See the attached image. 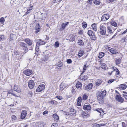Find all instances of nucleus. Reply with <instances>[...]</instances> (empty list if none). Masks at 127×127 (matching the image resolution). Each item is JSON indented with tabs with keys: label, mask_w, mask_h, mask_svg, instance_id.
<instances>
[{
	"label": "nucleus",
	"mask_w": 127,
	"mask_h": 127,
	"mask_svg": "<svg viewBox=\"0 0 127 127\" xmlns=\"http://www.w3.org/2000/svg\"><path fill=\"white\" fill-rule=\"evenodd\" d=\"M106 94V91H104L100 92L97 93V99L98 102L100 104H102L104 102V97Z\"/></svg>",
	"instance_id": "obj_1"
},
{
	"label": "nucleus",
	"mask_w": 127,
	"mask_h": 127,
	"mask_svg": "<svg viewBox=\"0 0 127 127\" xmlns=\"http://www.w3.org/2000/svg\"><path fill=\"white\" fill-rule=\"evenodd\" d=\"M105 24H102L100 26L99 28L100 31L99 33L102 35H105L106 32Z\"/></svg>",
	"instance_id": "obj_2"
},
{
	"label": "nucleus",
	"mask_w": 127,
	"mask_h": 127,
	"mask_svg": "<svg viewBox=\"0 0 127 127\" xmlns=\"http://www.w3.org/2000/svg\"><path fill=\"white\" fill-rule=\"evenodd\" d=\"M69 112L66 113L67 116H74L76 115V111L73 108H70L69 109Z\"/></svg>",
	"instance_id": "obj_3"
},
{
	"label": "nucleus",
	"mask_w": 127,
	"mask_h": 127,
	"mask_svg": "<svg viewBox=\"0 0 127 127\" xmlns=\"http://www.w3.org/2000/svg\"><path fill=\"white\" fill-rule=\"evenodd\" d=\"M18 44L22 47V49L25 51H27L25 53L28 51V48L26 44L24 42H20Z\"/></svg>",
	"instance_id": "obj_4"
},
{
	"label": "nucleus",
	"mask_w": 127,
	"mask_h": 127,
	"mask_svg": "<svg viewBox=\"0 0 127 127\" xmlns=\"http://www.w3.org/2000/svg\"><path fill=\"white\" fill-rule=\"evenodd\" d=\"M10 94L12 95H13L17 97H18V96L16 95L15 93V92L12 90H9L8 91V93L7 95V96L8 98H10L11 97V95Z\"/></svg>",
	"instance_id": "obj_5"
},
{
	"label": "nucleus",
	"mask_w": 127,
	"mask_h": 127,
	"mask_svg": "<svg viewBox=\"0 0 127 127\" xmlns=\"http://www.w3.org/2000/svg\"><path fill=\"white\" fill-rule=\"evenodd\" d=\"M115 98L116 101L120 103H122L124 101V99L121 95H117Z\"/></svg>",
	"instance_id": "obj_6"
},
{
	"label": "nucleus",
	"mask_w": 127,
	"mask_h": 127,
	"mask_svg": "<svg viewBox=\"0 0 127 127\" xmlns=\"http://www.w3.org/2000/svg\"><path fill=\"white\" fill-rule=\"evenodd\" d=\"M34 83L33 80H31L29 81L28 84V86L30 89H32L34 88Z\"/></svg>",
	"instance_id": "obj_7"
},
{
	"label": "nucleus",
	"mask_w": 127,
	"mask_h": 127,
	"mask_svg": "<svg viewBox=\"0 0 127 127\" xmlns=\"http://www.w3.org/2000/svg\"><path fill=\"white\" fill-rule=\"evenodd\" d=\"M45 88V86L44 85H39L38 88L36 89V91L37 92L42 91Z\"/></svg>",
	"instance_id": "obj_8"
},
{
	"label": "nucleus",
	"mask_w": 127,
	"mask_h": 127,
	"mask_svg": "<svg viewBox=\"0 0 127 127\" xmlns=\"http://www.w3.org/2000/svg\"><path fill=\"white\" fill-rule=\"evenodd\" d=\"M109 18V15L108 14H104L102 16L101 20L102 21H105L108 20Z\"/></svg>",
	"instance_id": "obj_9"
},
{
	"label": "nucleus",
	"mask_w": 127,
	"mask_h": 127,
	"mask_svg": "<svg viewBox=\"0 0 127 127\" xmlns=\"http://www.w3.org/2000/svg\"><path fill=\"white\" fill-rule=\"evenodd\" d=\"M23 72L25 74L29 76L32 73V70L28 69L25 70Z\"/></svg>",
	"instance_id": "obj_10"
},
{
	"label": "nucleus",
	"mask_w": 127,
	"mask_h": 127,
	"mask_svg": "<svg viewBox=\"0 0 127 127\" xmlns=\"http://www.w3.org/2000/svg\"><path fill=\"white\" fill-rule=\"evenodd\" d=\"M67 86V85L66 83H62L60 85V90L62 91Z\"/></svg>",
	"instance_id": "obj_11"
},
{
	"label": "nucleus",
	"mask_w": 127,
	"mask_h": 127,
	"mask_svg": "<svg viewBox=\"0 0 127 127\" xmlns=\"http://www.w3.org/2000/svg\"><path fill=\"white\" fill-rule=\"evenodd\" d=\"M36 43V46H39L41 45H43L45 44V42L42 41V40L41 39L37 40Z\"/></svg>",
	"instance_id": "obj_12"
},
{
	"label": "nucleus",
	"mask_w": 127,
	"mask_h": 127,
	"mask_svg": "<svg viewBox=\"0 0 127 127\" xmlns=\"http://www.w3.org/2000/svg\"><path fill=\"white\" fill-rule=\"evenodd\" d=\"M83 108L85 110L89 111L91 110V106L90 104H86L84 105Z\"/></svg>",
	"instance_id": "obj_13"
},
{
	"label": "nucleus",
	"mask_w": 127,
	"mask_h": 127,
	"mask_svg": "<svg viewBox=\"0 0 127 127\" xmlns=\"http://www.w3.org/2000/svg\"><path fill=\"white\" fill-rule=\"evenodd\" d=\"M66 39L69 40L70 41L72 42L75 40L74 36V35L71 34L67 36Z\"/></svg>",
	"instance_id": "obj_14"
},
{
	"label": "nucleus",
	"mask_w": 127,
	"mask_h": 127,
	"mask_svg": "<svg viewBox=\"0 0 127 127\" xmlns=\"http://www.w3.org/2000/svg\"><path fill=\"white\" fill-rule=\"evenodd\" d=\"M108 51H109L112 54H118V52L117 51L110 47H108Z\"/></svg>",
	"instance_id": "obj_15"
},
{
	"label": "nucleus",
	"mask_w": 127,
	"mask_h": 127,
	"mask_svg": "<svg viewBox=\"0 0 127 127\" xmlns=\"http://www.w3.org/2000/svg\"><path fill=\"white\" fill-rule=\"evenodd\" d=\"M27 115V111L25 110H23L21 113V118L23 119L25 118Z\"/></svg>",
	"instance_id": "obj_16"
},
{
	"label": "nucleus",
	"mask_w": 127,
	"mask_h": 127,
	"mask_svg": "<svg viewBox=\"0 0 127 127\" xmlns=\"http://www.w3.org/2000/svg\"><path fill=\"white\" fill-rule=\"evenodd\" d=\"M69 23L68 22H66L63 23L61 26V28L60 29V31H62L63 30L65 29L66 26Z\"/></svg>",
	"instance_id": "obj_17"
},
{
	"label": "nucleus",
	"mask_w": 127,
	"mask_h": 127,
	"mask_svg": "<svg viewBox=\"0 0 127 127\" xmlns=\"http://www.w3.org/2000/svg\"><path fill=\"white\" fill-rule=\"evenodd\" d=\"M24 41L29 46H31L32 44V41L29 38H25L24 39Z\"/></svg>",
	"instance_id": "obj_18"
},
{
	"label": "nucleus",
	"mask_w": 127,
	"mask_h": 127,
	"mask_svg": "<svg viewBox=\"0 0 127 127\" xmlns=\"http://www.w3.org/2000/svg\"><path fill=\"white\" fill-rule=\"evenodd\" d=\"M40 25L38 23L37 24L35 27V29L36 30L35 31L36 33H37L38 32L40 31V29L39 28Z\"/></svg>",
	"instance_id": "obj_19"
},
{
	"label": "nucleus",
	"mask_w": 127,
	"mask_h": 127,
	"mask_svg": "<svg viewBox=\"0 0 127 127\" xmlns=\"http://www.w3.org/2000/svg\"><path fill=\"white\" fill-rule=\"evenodd\" d=\"M93 86V84L92 83H90L86 86L85 87V89L86 90L88 91L92 89Z\"/></svg>",
	"instance_id": "obj_20"
},
{
	"label": "nucleus",
	"mask_w": 127,
	"mask_h": 127,
	"mask_svg": "<svg viewBox=\"0 0 127 127\" xmlns=\"http://www.w3.org/2000/svg\"><path fill=\"white\" fill-rule=\"evenodd\" d=\"M95 110L96 111L100 113V115H103L104 114L103 110L102 108L96 109Z\"/></svg>",
	"instance_id": "obj_21"
},
{
	"label": "nucleus",
	"mask_w": 127,
	"mask_h": 127,
	"mask_svg": "<svg viewBox=\"0 0 127 127\" xmlns=\"http://www.w3.org/2000/svg\"><path fill=\"white\" fill-rule=\"evenodd\" d=\"M112 26H109L107 28V32L110 34H112L113 33V32L112 30Z\"/></svg>",
	"instance_id": "obj_22"
},
{
	"label": "nucleus",
	"mask_w": 127,
	"mask_h": 127,
	"mask_svg": "<svg viewBox=\"0 0 127 127\" xmlns=\"http://www.w3.org/2000/svg\"><path fill=\"white\" fill-rule=\"evenodd\" d=\"M82 86V84L80 82H77L76 87L77 89H81Z\"/></svg>",
	"instance_id": "obj_23"
},
{
	"label": "nucleus",
	"mask_w": 127,
	"mask_h": 127,
	"mask_svg": "<svg viewBox=\"0 0 127 127\" xmlns=\"http://www.w3.org/2000/svg\"><path fill=\"white\" fill-rule=\"evenodd\" d=\"M127 86L126 84H121L120 85V89L121 90H124L127 88Z\"/></svg>",
	"instance_id": "obj_24"
},
{
	"label": "nucleus",
	"mask_w": 127,
	"mask_h": 127,
	"mask_svg": "<svg viewBox=\"0 0 127 127\" xmlns=\"http://www.w3.org/2000/svg\"><path fill=\"white\" fill-rule=\"evenodd\" d=\"M82 100V98L81 97H79L78 98L77 101V105L78 106H80L81 105V102Z\"/></svg>",
	"instance_id": "obj_25"
},
{
	"label": "nucleus",
	"mask_w": 127,
	"mask_h": 127,
	"mask_svg": "<svg viewBox=\"0 0 127 127\" xmlns=\"http://www.w3.org/2000/svg\"><path fill=\"white\" fill-rule=\"evenodd\" d=\"M53 117L54 118L55 121L57 122L59 120V117L56 114H54L53 115Z\"/></svg>",
	"instance_id": "obj_26"
},
{
	"label": "nucleus",
	"mask_w": 127,
	"mask_h": 127,
	"mask_svg": "<svg viewBox=\"0 0 127 127\" xmlns=\"http://www.w3.org/2000/svg\"><path fill=\"white\" fill-rule=\"evenodd\" d=\"M14 35L12 34H10L9 37L8 39H7V41H9L12 40H13Z\"/></svg>",
	"instance_id": "obj_27"
},
{
	"label": "nucleus",
	"mask_w": 127,
	"mask_h": 127,
	"mask_svg": "<svg viewBox=\"0 0 127 127\" xmlns=\"http://www.w3.org/2000/svg\"><path fill=\"white\" fill-rule=\"evenodd\" d=\"M102 82V81L101 80L98 79L96 82L95 84L97 86H98L101 84Z\"/></svg>",
	"instance_id": "obj_28"
},
{
	"label": "nucleus",
	"mask_w": 127,
	"mask_h": 127,
	"mask_svg": "<svg viewBox=\"0 0 127 127\" xmlns=\"http://www.w3.org/2000/svg\"><path fill=\"white\" fill-rule=\"evenodd\" d=\"M96 24L94 23L92 25L91 27L93 30L95 31L97 30Z\"/></svg>",
	"instance_id": "obj_29"
},
{
	"label": "nucleus",
	"mask_w": 127,
	"mask_h": 127,
	"mask_svg": "<svg viewBox=\"0 0 127 127\" xmlns=\"http://www.w3.org/2000/svg\"><path fill=\"white\" fill-rule=\"evenodd\" d=\"M110 24L111 25L115 27H116L117 26V24L114 21H111L110 22Z\"/></svg>",
	"instance_id": "obj_30"
},
{
	"label": "nucleus",
	"mask_w": 127,
	"mask_h": 127,
	"mask_svg": "<svg viewBox=\"0 0 127 127\" xmlns=\"http://www.w3.org/2000/svg\"><path fill=\"white\" fill-rule=\"evenodd\" d=\"M78 43L81 46H83L84 45V43L83 41L81 40H79L78 41Z\"/></svg>",
	"instance_id": "obj_31"
},
{
	"label": "nucleus",
	"mask_w": 127,
	"mask_h": 127,
	"mask_svg": "<svg viewBox=\"0 0 127 127\" xmlns=\"http://www.w3.org/2000/svg\"><path fill=\"white\" fill-rule=\"evenodd\" d=\"M88 65H87L86 64H85L83 67V71L82 72V73H84L85 71L86 70L87 68H88Z\"/></svg>",
	"instance_id": "obj_32"
},
{
	"label": "nucleus",
	"mask_w": 127,
	"mask_h": 127,
	"mask_svg": "<svg viewBox=\"0 0 127 127\" xmlns=\"http://www.w3.org/2000/svg\"><path fill=\"white\" fill-rule=\"evenodd\" d=\"M104 55V53L103 52L100 53L98 57V58L99 59H101L103 57Z\"/></svg>",
	"instance_id": "obj_33"
},
{
	"label": "nucleus",
	"mask_w": 127,
	"mask_h": 127,
	"mask_svg": "<svg viewBox=\"0 0 127 127\" xmlns=\"http://www.w3.org/2000/svg\"><path fill=\"white\" fill-rule=\"evenodd\" d=\"M93 2L95 4L99 5L100 3V0H94Z\"/></svg>",
	"instance_id": "obj_34"
},
{
	"label": "nucleus",
	"mask_w": 127,
	"mask_h": 127,
	"mask_svg": "<svg viewBox=\"0 0 127 127\" xmlns=\"http://www.w3.org/2000/svg\"><path fill=\"white\" fill-rule=\"evenodd\" d=\"M84 54V52L82 51H80L79 52L78 56L79 57H81Z\"/></svg>",
	"instance_id": "obj_35"
},
{
	"label": "nucleus",
	"mask_w": 127,
	"mask_h": 127,
	"mask_svg": "<svg viewBox=\"0 0 127 127\" xmlns=\"http://www.w3.org/2000/svg\"><path fill=\"white\" fill-rule=\"evenodd\" d=\"M115 62L116 64L118 65L120 64L121 62V60L120 59H118L116 60Z\"/></svg>",
	"instance_id": "obj_36"
},
{
	"label": "nucleus",
	"mask_w": 127,
	"mask_h": 127,
	"mask_svg": "<svg viewBox=\"0 0 127 127\" xmlns=\"http://www.w3.org/2000/svg\"><path fill=\"white\" fill-rule=\"evenodd\" d=\"M88 35L90 37L94 33L91 30H89L88 31Z\"/></svg>",
	"instance_id": "obj_37"
},
{
	"label": "nucleus",
	"mask_w": 127,
	"mask_h": 127,
	"mask_svg": "<svg viewBox=\"0 0 127 127\" xmlns=\"http://www.w3.org/2000/svg\"><path fill=\"white\" fill-rule=\"evenodd\" d=\"M90 37L91 39L93 40H96V37L95 35L94 34H92Z\"/></svg>",
	"instance_id": "obj_38"
},
{
	"label": "nucleus",
	"mask_w": 127,
	"mask_h": 127,
	"mask_svg": "<svg viewBox=\"0 0 127 127\" xmlns=\"http://www.w3.org/2000/svg\"><path fill=\"white\" fill-rule=\"evenodd\" d=\"M5 39V37L4 35H0V41H3Z\"/></svg>",
	"instance_id": "obj_39"
},
{
	"label": "nucleus",
	"mask_w": 127,
	"mask_h": 127,
	"mask_svg": "<svg viewBox=\"0 0 127 127\" xmlns=\"http://www.w3.org/2000/svg\"><path fill=\"white\" fill-rule=\"evenodd\" d=\"M17 119V118L15 115H13L11 116V120L12 121H14L16 120Z\"/></svg>",
	"instance_id": "obj_40"
},
{
	"label": "nucleus",
	"mask_w": 127,
	"mask_h": 127,
	"mask_svg": "<svg viewBox=\"0 0 127 127\" xmlns=\"http://www.w3.org/2000/svg\"><path fill=\"white\" fill-rule=\"evenodd\" d=\"M123 92L124 93V94H123V97L126 99H127V93L125 92Z\"/></svg>",
	"instance_id": "obj_41"
},
{
	"label": "nucleus",
	"mask_w": 127,
	"mask_h": 127,
	"mask_svg": "<svg viewBox=\"0 0 127 127\" xmlns=\"http://www.w3.org/2000/svg\"><path fill=\"white\" fill-rule=\"evenodd\" d=\"M82 114L83 117L84 118L86 117L88 115V114H87L84 112H83L82 113Z\"/></svg>",
	"instance_id": "obj_42"
},
{
	"label": "nucleus",
	"mask_w": 127,
	"mask_h": 127,
	"mask_svg": "<svg viewBox=\"0 0 127 127\" xmlns=\"http://www.w3.org/2000/svg\"><path fill=\"white\" fill-rule=\"evenodd\" d=\"M5 20V19L3 17H1L0 19V23L1 24H3Z\"/></svg>",
	"instance_id": "obj_43"
},
{
	"label": "nucleus",
	"mask_w": 127,
	"mask_h": 127,
	"mask_svg": "<svg viewBox=\"0 0 127 127\" xmlns=\"http://www.w3.org/2000/svg\"><path fill=\"white\" fill-rule=\"evenodd\" d=\"M101 68L103 69H106V66L105 64L104 63H103L101 65Z\"/></svg>",
	"instance_id": "obj_44"
},
{
	"label": "nucleus",
	"mask_w": 127,
	"mask_h": 127,
	"mask_svg": "<svg viewBox=\"0 0 127 127\" xmlns=\"http://www.w3.org/2000/svg\"><path fill=\"white\" fill-rule=\"evenodd\" d=\"M88 98V96L85 94H84L83 97V100H86Z\"/></svg>",
	"instance_id": "obj_45"
},
{
	"label": "nucleus",
	"mask_w": 127,
	"mask_h": 127,
	"mask_svg": "<svg viewBox=\"0 0 127 127\" xmlns=\"http://www.w3.org/2000/svg\"><path fill=\"white\" fill-rule=\"evenodd\" d=\"M59 43L58 41L56 42L55 43V46L56 47H58L59 46Z\"/></svg>",
	"instance_id": "obj_46"
},
{
	"label": "nucleus",
	"mask_w": 127,
	"mask_h": 127,
	"mask_svg": "<svg viewBox=\"0 0 127 127\" xmlns=\"http://www.w3.org/2000/svg\"><path fill=\"white\" fill-rule=\"evenodd\" d=\"M44 123H41L39 124L38 125V127H44Z\"/></svg>",
	"instance_id": "obj_47"
},
{
	"label": "nucleus",
	"mask_w": 127,
	"mask_h": 127,
	"mask_svg": "<svg viewBox=\"0 0 127 127\" xmlns=\"http://www.w3.org/2000/svg\"><path fill=\"white\" fill-rule=\"evenodd\" d=\"M66 62L67 64H70L72 63V61L70 59L67 60Z\"/></svg>",
	"instance_id": "obj_48"
},
{
	"label": "nucleus",
	"mask_w": 127,
	"mask_h": 127,
	"mask_svg": "<svg viewBox=\"0 0 127 127\" xmlns=\"http://www.w3.org/2000/svg\"><path fill=\"white\" fill-rule=\"evenodd\" d=\"M106 125L105 124H97L96 125V126L97 127H100L102 126H105Z\"/></svg>",
	"instance_id": "obj_49"
},
{
	"label": "nucleus",
	"mask_w": 127,
	"mask_h": 127,
	"mask_svg": "<svg viewBox=\"0 0 127 127\" xmlns=\"http://www.w3.org/2000/svg\"><path fill=\"white\" fill-rule=\"evenodd\" d=\"M56 98H57L59 100H61V99H63L62 97L60 96H56Z\"/></svg>",
	"instance_id": "obj_50"
},
{
	"label": "nucleus",
	"mask_w": 127,
	"mask_h": 127,
	"mask_svg": "<svg viewBox=\"0 0 127 127\" xmlns=\"http://www.w3.org/2000/svg\"><path fill=\"white\" fill-rule=\"evenodd\" d=\"M82 26L83 28H85L87 27V25L86 23H82Z\"/></svg>",
	"instance_id": "obj_51"
},
{
	"label": "nucleus",
	"mask_w": 127,
	"mask_h": 127,
	"mask_svg": "<svg viewBox=\"0 0 127 127\" xmlns=\"http://www.w3.org/2000/svg\"><path fill=\"white\" fill-rule=\"evenodd\" d=\"M121 125L123 127H126V126H127V125L125 123L123 122L122 123Z\"/></svg>",
	"instance_id": "obj_52"
},
{
	"label": "nucleus",
	"mask_w": 127,
	"mask_h": 127,
	"mask_svg": "<svg viewBox=\"0 0 127 127\" xmlns=\"http://www.w3.org/2000/svg\"><path fill=\"white\" fill-rule=\"evenodd\" d=\"M57 126V124L56 123H53L52 125V127H55Z\"/></svg>",
	"instance_id": "obj_53"
},
{
	"label": "nucleus",
	"mask_w": 127,
	"mask_h": 127,
	"mask_svg": "<svg viewBox=\"0 0 127 127\" xmlns=\"http://www.w3.org/2000/svg\"><path fill=\"white\" fill-rule=\"evenodd\" d=\"M114 81V79H110V80H109L108 81V83H112Z\"/></svg>",
	"instance_id": "obj_54"
},
{
	"label": "nucleus",
	"mask_w": 127,
	"mask_h": 127,
	"mask_svg": "<svg viewBox=\"0 0 127 127\" xmlns=\"http://www.w3.org/2000/svg\"><path fill=\"white\" fill-rule=\"evenodd\" d=\"M78 33L80 34H83V30H80L78 32Z\"/></svg>",
	"instance_id": "obj_55"
},
{
	"label": "nucleus",
	"mask_w": 127,
	"mask_h": 127,
	"mask_svg": "<svg viewBox=\"0 0 127 127\" xmlns=\"http://www.w3.org/2000/svg\"><path fill=\"white\" fill-rule=\"evenodd\" d=\"M126 39V38H125V37L121 39V41H122L123 42H126V41H125Z\"/></svg>",
	"instance_id": "obj_56"
},
{
	"label": "nucleus",
	"mask_w": 127,
	"mask_h": 127,
	"mask_svg": "<svg viewBox=\"0 0 127 127\" xmlns=\"http://www.w3.org/2000/svg\"><path fill=\"white\" fill-rule=\"evenodd\" d=\"M62 65V64L61 63V62H59L58 63V64H57V66H58V67H61Z\"/></svg>",
	"instance_id": "obj_57"
},
{
	"label": "nucleus",
	"mask_w": 127,
	"mask_h": 127,
	"mask_svg": "<svg viewBox=\"0 0 127 127\" xmlns=\"http://www.w3.org/2000/svg\"><path fill=\"white\" fill-rule=\"evenodd\" d=\"M39 46H36H36L35 48V51H36L37 52H38V51L39 49Z\"/></svg>",
	"instance_id": "obj_58"
},
{
	"label": "nucleus",
	"mask_w": 127,
	"mask_h": 127,
	"mask_svg": "<svg viewBox=\"0 0 127 127\" xmlns=\"http://www.w3.org/2000/svg\"><path fill=\"white\" fill-rule=\"evenodd\" d=\"M113 70L116 71V72L117 71H118L119 70L116 67H113Z\"/></svg>",
	"instance_id": "obj_59"
},
{
	"label": "nucleus",
	"mask_w": 127,
	"mask_h": 127,
	"mask_svg": "<svg viewBox=\"0 0 127 127\" xmlns=\"http://www.w3.org/2000/svg\"><path fill=\"white\" fill-rule=\"evenodd\" d=\"M15 91H16L18 93H19L21 92V90L18 88Z\"/></svg>",
	"instance_id": "obj_60"
},
{
	"label": "nucleus",
	"mask_w": 127,
	"mask_h": 127,
	"mask_svg": "<svg viewBox=\"0 0 127 127\" xmlns=\"http://www.w3.org/2000/svg\"><path fill=\"white\" fill-rule=\"evenodd\" d=\"M18 89V88L17 86L16 85H15L14 86V91H16V90L17 89Z\"/></svg>",
	"instance_id": "obj_61"
},
{
	"label": "nucleus",
	"mask_w": 127,
	"mask_h": 127,
	"mask_svg": "<svg viewBox=\"0 0 127 127\" xmlns=\"http://www.w3.org/2000/svg\"><path fill=\"white\" fill-rule=\"evenodd\" d=\"M48 113V112L47 111H44L43 113V115H45L46 114Z\"/></svg>",
	"instance_id": "obj_62"
},
{
	"label": "nucleus",
	"mask_w": 127,
	"mask_h": 127,
	"mask_svg": "<svg viewBox=\"0 0 127 127\" xmlns=\"http://www.w3.org/2000/svg\"><path fill=\"white\" fill-rule=\"evenodd\" d=\"M127 32V29L125 30V31L123 32L121 34L123 35L124 34L126 33Z\"/></svg>",
	"instance_id": "obj_63"
},
{
	"label": "nucleus",
	"mask_w": 127,
	"mask_h": 127,
	"mask_svg": "<svg viewBox=\"0 0 127 127\" xmlns=\"http://www.w3.org/2000/svg\"><path fill=\"white\" fill-rule=\"evenodd\" d=\"M127 32V29L125 30V31L123 32L121 34L123 35L124 34L126 33Z\"/></svg>",
	"instance_id": "obj_64"
}]
</instances>
